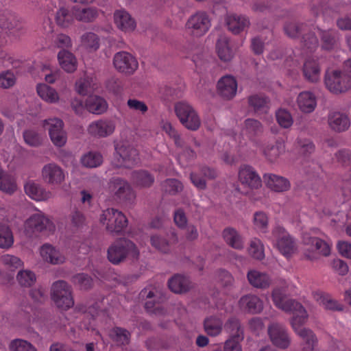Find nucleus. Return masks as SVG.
Masks as SVG:
<instances>
[{"mask_svg":"<svg viewBox=\"0 0 351 351\" xmlns=\"http://www.w3.org/2000/svg\"><path fill=\"white\" fill-rule=\"evenodd\" d=\"M292 315L291 324L295 333L305 341L309 351H313L317 343V339L313 331L302 326L307 322L308 315L304 306L298 302L287 300V313Z\"/></svg>","mask_w":351,"mask_h":351,"instance_id":"1","label":"nucleus"},{"mask_svg":"<svg viewBox=\"0 0 351 351\" xmlns=\"http://www.w3.org/2000/svg\"><path fill=\"white\" fill-rule=\"evenodd\" d=\"M108 259L114 265H118L127 258L138 260L139 250L130 240L120 238L116 240L108 249Z\"/></svg>","mask_w":351,"mask_h":351,"instance_id":"2","label":"nucleus"},{"mask_svg":"<svg viewBox=\"0 0 351 351\" xmlns=\"http://www.w3.org/2000/svg\"><path fill=\"white\" fill-rule=\"evenodd\" d=\"M53 223L42 212L32 215L23 226V232L27 237H38L40 233L49 234L55 231Z\"/></svg>","mask_w":351,"mask_h":351,"instance_id":"3","label":"nucleus"},{"mask_svg":"<svg viewBox=\"0 0 351 351\" xmlns=\"http://www.w3.org/2000/svg\"><path fill=\"white\" fill-rule=\"evenodd\" d=\"M324 82L326 88L334 95L343 94L351 89V80L339 69H327Z\"/></svg>","mask_w":351,"mask_h":351,"instance_id":"4","label":"nucleus"},{"mask_svg":"<svg viewBox=\"0 0 351 351\" xmlns=\"http://www.w3.org/2000/svg\"><path fill=\"white\" fill-rule=\"evenodd\" d=\"M139 162L138 152L126 143L117 144L112 165L117 168H132Z\"/></svg>","mask_w":351,"mask_h":351,"instance_id":"5","label":"nucleus"},{"mask_svg":"<svg viewBox=\"0 0 351 351\" xmlns=\"http://www.w3.org/2000/svg\"><path fill=\"white\" fill-rule=\"evenodd\" d=\"M109 192L114 199L121 204H131L136 198V194L130 183L125 179L114 177L108 182Z\"/></svg>","mask_w":351,"mask_h":351,"instance_id":"6","label":"nucleus"},{"mask_svg":"<svg viewBox=\"0 0 351 351\" xmlns=\"http://www.w3.org/2000/svg\"><path fill=\"white\" fill-rule=\"evenodd\" d=\"M175 112L180 123L188 130H197L201 125L200 118L193 108L186 101H179L175 104Z\"/></svg>","mask_w":351,"mask_h":351,"instance_id":"7","label":"nucleus"},{"mask_svg":"<svg viewBox=\"0 0 351 351\" xmlns=\"http://www.w3.org/2000/svg\"><path fill=\"white\" fill-rule=\"evenodd\" d=\"M99 220L103 225L106 226L108 231L117 234L122 232L128 225V219L125 215L112 208L104 210Z\"/></svg>","mask_w":351,"mask_h":351,"instance_id":"8","label":"nucleus"},{"mask_svg":"<svg viewBox=\"0 0 351 351\" xmlns=\"http://www.w3.org/2000/svg\"><path fill=\"white\" fill-rule=\"evenodd\" d=\"M51 298L56 305L62 310H66L74 304L71 288L64 280L56 281L52 285Z\"/></svg>","mask_w":351,"mask_h":351,"instance_id":"9","label":"nucleus"},{"mask_svg":"<svg viewBox=\"0 0 351 351\" xmlns=\"http://www.w3.org/2000/svg\"><path fill=\"white\" fill-rule=\"evenodd\" d=\"M302 241L304 245L309 246V249L304 253L305 257L313 261L317 258V255L313 251H317L319 254L327 256L330 253L329 245L324 241L312 236L309 232H304L302 234Z\"/></svg>","mask_w":351,"mask_h":351,"instance_id":"10","label":"nucleus"},{"mask_svg":"<svg viewBox=\"0 0 351 351\" xmlns=\"http://www.w3.org/2000/svg\"><path fill=\"white\" fill-rule=\"evenodd\" d=\"M307 32V27L304 24L290 23L287 27V34L291 38H298L302 35L301 41L304 47L310 51L315 50L318 47V40L314 33Z\"/></svg>","mask_w":351,"mask_h":351,"instance_id":"11","label":"nucleus"},{"mask_svg":"<svg viewBox=\"0 0 351 351\" xmlns=\"http://www.w3.org/2000/svg\"><path fill=\"white\" fill-rule=\"evenodd\" d=\"M210 27V21L205 12H197L192 15L186 23V29L189 34L199 37L204 35Z\"/></svg>","mask_w":351,"mask_h":351,"instance_id":"12","label":"nucleus"},{"mask_svg":"<svg viewBox=\"0 0 351 351\" xmlns=\"http://www.w3.org/2000/svg\"><path fill=\"white\" fill-rule=\"evenodd\" d=\"M43 127L49 130V134L54 145L63 147L67 141L65 131L63 130L64 123L58 118H51L43 121Z\"/></svg>","mask_w":351,"mask_h":351,"instance_id":"13","label":"nucleus"},{"mask_svg":"<svg viewBox=\"0 0 351 351\" xmlns=\"http://www.w3.org/2000/svg\"><path fill=\"white\" fill-rule=\"evenodd\" d=\"M113 64L119 72L126 75L133 74L138 67L136 58L126 51L116 53L113 58Z\"/></svg>","mask_w":351,"mask_h":351,"instance_id":"14","label":"nucleus"},{"mask_svg":"<svg viewBox=\"0 0 351 351\" xmlns=\"http://www.w3.org/2000/svg\"><path fill=\"white\" fill-rule=\"evenodd\" d=\"M115 127V122L113 120L101 119L91 122L88 126L87 131L92 136L105 138L114 132Z\"/></svg>","mask_w":351,"mask_h":351,"instance_id":"15","label":"nucleus"},{"mask_svg":"<svg viewBox=\"0 0 351 351\" xmlns=\"http://www.w3.org/2000/svg\"><path fill=\"white\" fill-rule=\"evenodd\" d=\"M42 178L47 184L59 185L64 180L65 175L60 166L54 162H51L43 167Z\"/></svg>","mask_w":351,"mask_h":351,"instance_id":"16","label":"nucleus"},{"mask_svg":"<svg viewBox=\"0 0 351 351\" xmlns=\"http://www.w3.org/2000/svg\"><path fill=\"white\" fill-rule=\"evenodd\" d=\"M239 180L243 185L250 189H258L261 186V179L253 167L241 166L239 171Z\"/></svg>","mask_w":351,"mask_h":351,"instance_id":"17","label":"nucleus"},{"mask_svg":"<svg viewBox=\"0 0 351 351\" xmlns=\"http://www.w3.org/2000/svg\"><path fill=\"white\" fill-rule=\"evenodd\" d=\"M237 90V82L232 75H226L220 78L217 82L218 93L224 99L233 98L236 95Z\"/></svg>","mask_w":351,"mask_h":351,"instance_id":"18","label":"nucleus"},{"mask_svg":"<svg viewBox=\"0 0 351 351\" xmlns=\"http://www.w3.org/2000/svg\"><path fill=\"white\" fill-rule=\"evenodd\" d=\"M303 75L306 81L317 83L320 80L321 68L318 60L308 58L305 60L302 68Z\"/></svg>","mask_w":351,"mask_h":351,"instance_id":"19","label":"nucleus"},{"mask_svg":"<svg viewBox=\"0 0 351 351\" xmlns=\"http://www.w3.org/2000/svg\"><path fill=\"white\" fill-rule=\"evenodd\" d=\"M328 125L330 128L337 132L347 130L350 125L348 117L340 112H332L328 114Z\"/></svg>","mask_w":351,"mask_h":351,"instance_id":"20","label":"nucleus"},{"mask_svg":"<svg viewBox=\"0 0 351 351\" xmlns=\"http://www.w3.org/2000/svg\"><path fill=\"white\" fill-rule=\"evenodd\" d=\"M40 254L45 261L53 265L63 263L65 260L64 255L49 243H45L40 247Z\"/></svg>","mask_w":351,"mask_h":351,"instance_id":"21","label":"nucleus"},{"mask_svg":"<svg viewBox=\"0 0 351 351\" xmlns=\"http://www.w3.org/2000/svg\"><path fill=\"white\" fill-rule=\"evenodd\" d=\"M298 108L304 113H311L317 106V99L314 93L311 91H302L297 97Z\"/></svg>","mask_w":351,"mask_h":351,"instance_id":"22","label":"nucleus"},{"mask_svg":"<svg viewBox=\"0 0 351 351\" xmlns=\"http://www.w3.org/2000/svg\"><path fill=\"white\" fill-rule=\"evenodd\" d=\"M199 175L195 172L191 173V180L192 183L199 189H204L206 186V180L214 179L217 176V171L208 167H202L199 169Z\"/></svg>","mask_w":351,"mask_h":351,"instance_id":"23","label":"nucleus"},{"mask_svg":"<svg viewBox=\"0 0 351 351\" xmlns=\"http://www.w3.org/2000/svg\"><path fill=\"white\" fill-rule=\"evenodd\" d=\"M26 194L36 201L47 200L51 197V193L46 191L38 184L32 181L27 182L24 186Z\"/></svg>","mask_w":351,"mask_h":351,"instance_id":"24","label":"nucleus"},{"mask_svg":"<svg viewBox=\"0 0 351 351\" xmlns=\"http://www.w3.org/2000/svg\"><path fill=\"white\" fill-rule=\"evenodd\" d=\"M228 29L234 34H239L250 25L248 17L236 14H228L226 19Z\"/></svg>","mask_w":351,"mask_h":351,"instance_id":"25","label":"nucleus"},{"mask_svg":"<svg viewBox=\"0 0 351 351\" xmlns=\"http://www.w3.org/2000/svg\"><path fill=\"white\" fill-rule=\"evenodd\" d=\"M114 20L117 27L125 32L133 31L136 27L134 20L123 10H117L114 12Z\"/></svg>","mask_w":351,"mask_h":351,"instance_id":"26","label":"nucleus"},{"mask_svg":"<svg viewBox=\"0 0 351 351\" xmlns=\"http://www.w3.org/2000/svg\"><path fill=\"white\" fill-rule=\"evenodd\" d=\"M313 297L320 305H322L326 309L341 311L343 310L342 304L337 300H333L332 297L322 291H315L313 293Z\"/></svg>","mask_w":351,"mask_h":351,"instance_id":"27","label":"nucleus"},{"mask_svg":"<svg viewBox=\"0 0 351 351\" xmlns=\"http://www.w3.org/2000/svg\"><path fill=\"white\" fill-rule=\"evenodd\" d=\"M84 106L88 112L96 114L104 113L108 108L106 101L104 98L97 95L89 96L86 99Z\"/></svg>","mask_w":351,"mask_h":351,"instance_id":"28","label":"nucleus"},{"mask_svg":"<svg viewBox=\"0 0 351 351\" xmlns=\"http://www.w3.org/2000/svg\"><path fill=\"white\" fill-rule=\"evenodd\" d=\"M268 333L274 345L282 348H285V331L282 325L272 323L268 328Z\"/></svg>","mask_w":351,"mask_h":351,"instance_id":"29","label":"nucleus"},{"mask_svg":"<svg viewBox=\"0 0 351 351\" xmlns=\"http://www.w3.org/2000/svg\"><path fill=\"white\" fill-rule=\"evenodd\" d=\"M216 50L220 60L228 62L234 56L233 50L230 44V40L225 36H221L216 44Z\"/></svg>","mask_w":351,"mask_h":351,"instance_id":"30","label":"nucleus"},{"mask_svg":"<svg viewBox=\"0 0 351 351\" xmlns=\"http://www.w3.org/2000/svg\"><path fill=\"white\" fill-rule=\"evenodd\" d=\"M168 286L171 291L176 293H182L189 290L191 282L187 277L176 274L169 280Z\"/></svg>","mask_w":351,"mask_h":351,"instance_id":"31","label":"nucleus"},{"mask_svg":"<svg viewBox=\"0 0 351 351\" xmlns=\"http://www.w3.org/2000/svg\"><path fill=\"white\" fill-rule=\"evenodd\" d=\"M240 306L251 313H258L263 309V302L256 295H247L239 300Z\"/></svg>","mask_w":351,"mask_h":351,"instance_id":"32","label":"nucleus"},{"mask_svg":"<svg viewBox=\"0 0 351 351\" xmlns=\"http://www.w3.org/2000/svg\"><path fill=\"white\" fill-rule=\"evenodd\" d=\"M247 277L250 284L256 288L265 289L270 285L269 276L257 270L249 271Z\"/></svg>","mask_w":351,"mask_h":351,"instance_id":"33","label":"nucleus"},{"mask_svg":"<svg viewBox=\"0 0 351 351\" xmlns=\"http://www.w3.org/2000/svg\"><path fill=\"white\" fill-rule=\"evenodd\" d=\"M223 237L226 243L231 247L241 250L243 247V240L240 234L232 228H226L223 231Z\"/></svg>","mask_w":351,"mask_h":351,"instance_id":"34","label":"nucleus"},{"mask_svg":"<svg viewBox=\"0 0 351 351\" xmlns=\"http://www.w3.org/2000/svg\"><path fill=\"white\" fill-rule=\"evenodd\" d=\"M61 67L68 73L74 72L77 69V60L75 56L66 50H62L58 54Z\"/></svg>","mask_w":351,"mask_h":351,"instance_id":"35","label":"nucleus"},{"mask_svg":"<svg viewBox=\"0 0 351 351\" xmlns=\"http://www.w3.org/2000/svg\"><path fill=\"white\" fill-rule=\"evenodd\" d=\"M178 241V237L174 231L171 232V237L169 240L158 234H154L151 237L152 245L158 250L166 253L169 250L170 243Z\"/></svg>","mask_w":351,"mask_h":351,"instance_id":"36","label":"nucleus"},{"mask_svg":"<svg viewBox=\"0 0 351 351\" xmlns=\"http://www.w3.org/2000/svg\"><path fill=\"white\" fill-rule=\"evenodd\" d=\"M223 324V321L221 318L217 316H210L204 319V330L208 335L216 337L221 332Z\"/></svg>","mask_w":351,"mask_h":351,"instance_id":"37","label":"nucleus"},{"mask_svg":"<svg viewBox=\"0 0 351 351\" xmlns=\"http://www.w3.org/2000/svg\"><path fill=\"white\" fill-rule=\"evenodd\" d=\"M225 330L230 334V338L243 340L244 332L239 320L236 317L229 318L224 324Z\"/></svg>","mask_w":351,"mask_h":351,"instance_id":"38","label":"nucleus"},{"mask_svg":"<svg viewBox=\"0 0 351 351\" xmlns=\"http://www.w3.org/2000/svg\"><path fill=\"white\" fill-rule=\"evenodd\" d=\"M132 182L141 187H149L154 182V177L145 170L134 171L132 173Z\"/></svg>","mask_w":351,"mask_h":351,"instance_id":"39","label":"nucleus"},{"mask_svg":"<svg viewBox=\"0 0 351 351\" xmlns=\"http://www.w3.org/2000/svg\"><path fill=\"white\" fill-rule=\"evenodd\" d=\"M322 41V47L326 50H331L336 47L338 43V34L335 30L319 29Z\"/></svg>","mask_w":351,"mask_h":351,"instance_id":"40","label":"nucleus"},{"mask_svg":"<svg viewBox=\"0 0 351 351\" xmlns=\"http://www.w3.org/2000/svg\"><path fill=\"white\" fill-rule=\"evenodd\" d=\"M263 132V126L260 121L254 119H247L245 121V127L242 131V135L247 136L249 139L253 141L254 137Z\"/></svg>","mask_w":351,"mask_h":351,"instance_id":"41","label":"nucleus"},{"mask_svg":"<svg viewBox=\"0 0 351 351\" xmlns=\"http://www.w3.org/2000/svg\"><path fill=\"white\" fill-rule=\"evenodd\" d=\"M110 336L112 339L119 346H127L130 342V332L121 327H114L111 330Z\"/></svg>","mask_w":351,"mask_h":351,"instance_id":"42","label":"nucleus"},{"mask_svg":"<svg viewBox=\"0 0 351 351\" xmlns=\"http://www.w3.org/2000/svg\"><path fill=\"white\" fill-rule=\"evenodd\" d=\"M271 241L274 247L285 256V231L283 227L276 226L272 232Z\"/></svg>","mask_w":351,"mask_h":351,"instance_id":"43","label":"nucleus"},{"mask_svg":"<svg viewBox=\"0 0 351 351\" xmlns=\"http://www.w3.org/2000/svg\"><path fill=\"white\" fill-rule=\"evenodd\" d=\"M249 105L256 113H267L269 110V99L262 95H254L248 99Z\"/></svg>","mask_w":351,"mask_h":351,"instance_id":"44","label":"nucleus"},{"mask_svg":"<svg viewBox=\"0 0 351 351\" xmlns=\"http://www.w3.org/2000/svg\"><path fill=\"white\" fill-rule=\"evenodd\" d=\"M263 179L267 186L272 191L282 192L285 188V180L282 176L275 174H265Z\"/></svg>","mask_w":351,"mask_h":351,"instance_id":"45","label":"nucleus"},{"mask_svg":"<svg viewBox=\"0 0 351 351\" xmlns=\"http://www.w3.org/2000/svg\"><path fill=\"white\" fill-rule=\"evenodd\" d=\"M17 189L14 178L0 170V190L8 194L14 193Z\"/></svg>","mask_w":351,"mask_h":351,"instance_id":"46","label":"nucleus"},{"mask_svg":"<svg viewBox=\"0 0 351 351\" xmlns=\"http://www.w3.org/2000/svg\"><path fill=\"white\" fill-rule=\"evenodd\" d=\"M38 95L45 101L49 103H56L59 99V96L55 89L45 84L37 86Z\"/></svg>","mask_w":351,"mask_h":351,"instance_id":"47","label":"nucleus"},{"mask_svg":"<svg viewBox=\"0 0 351 351\" xmlns=\"http://www.w3.org/2000/svg\"><path fill=\"white\" fill-rule=\"evenodd\" d=\"M74 16L77 21L88 23L95 19L98 12L97 10L93 8H74Z\"/></svg>","mask_w":351,"mask_h":351,"instance_id":"48","label":"nucleus"},{"mask_svg":"<svg viewBox=\"0 0 351 351\" xmlns=\"http://www.w3.org/2000/svg\"><path fill=\"white\" fill-rule=\"evenodd\" d=\"M82 46L89 51H95L99 47V38L93 32L84 34L81 37Z\"/></svg>","mask_w":351,"mask_h":351,"instance_id":"49","label":"nucleus"},{"mask_svg":"<svg viewBox=\"0 0 351 351\" xmlns=\"http://www.w3.org/2000/svg\"><path fill=\"white\" fill-rule=\"evenodd\" d=\"M103 157L97 152H89L84 154L81 158L82 164L88 168H95L101 165Z\"/></svg>","mask_w":351,"mask_h":351,"instance_id":"50","label":"nucleus"},{"mask_svg":"<svg viewBox=\"0 0 351 351\" xmlns=\"http://www.w3.org/2000/svg\"><path fill=\"white\" fill-rule=\"evenodd\" d=\"M74 16V12L71 13L69 10L62 8L56 12L55 19L58 25L67 27L73 23Z\"/></svg>","mask_w":351,"mask_h":351,"instance_id":"51","label":"nucleus"},{"mask_svg":"<svg viewBox=\"0 0 351 351\" xmlns=\"http://www.w3.org/2000/svg\"><path fill=\"white\" fill-rule=\"evenodd\" d=\"M14 243V237L10 228L5 224L0 223V247L10 248Z\"/></svg>","mask_w":351,"mask_h":351,"instance_id":"52","label":"nucleus"},{"mask_svg":"<svg viewBox=\"0 0 351 351\" xmlns=\"http://www.w3.org/2000/svg\"><path fill=\"white\" fill-rule=\"evenodd\" d=\"M161 187L165 193L174 195L182 191L183 184L177 179H167L162 183Z\"/></svg>","mask_w":351,"mask_h":351,"instance_id":"53","label":"nucleus"},{"mask_svg":"<svg viewBox=\"0 0 351 351\" xmlns=\"http://www.w3.org/2000/svg\"><path fill=\"white\" fill-rule=\"evenodd\" d=\"M94 85L93 78L87 76L80 78L76 82L75 90L79 95H86L95 88Z\"/></svg>","mask_w":351,"mask_h":351,"instance_id":"54","label":"nucleus"},{"mask_svg":"<svg viewBox=\"0 0 351 351\" xmlns=\"http://www.w3.org/2000/svg\"><path fill=\"white\" fill-rule=\"evenodd\" d=\"M248 252L253 258L258 260H262L265 256L263 245L261 240L256 238L251 241Z\"/></svg>","mask_w":351,"mask_h":351,"instance_id":"55","label":"nucleus"},{"mask_svg":"<svg viewBox=\"0 0 351 351\" xmlns=\"http://www.w3.org/2000/svg\"><path fill=\"white\" fill-rule=\"evenodd\" d=\"M254 225L256 230L265 232L268 228V217L263 211H258L254 214Z\"/></svg>","mask_w":351,"mask_h":351,"instance_id":"56","label":"nucleus"},{"mask_svg":"<svg viewBox=\"0 0 351 351\" xmlns=\"http://www.w3.org/2000/svg\"><path fill=\"white\" fill-rule=\"evenodd\" d=\"M70 226L75 229L82 228L85 225L86 219L84 214L77 209H74L69 215Z\"/></svg>","mask_w":351,"mask_h":351,"instance_id":"57","label":"nucleus"},{"mask_svg":"<svg viewBox=\"0 0 351 351\" xmlns=\"http://www.w3.org/2000/svg\"><path fill=\"white\" fill-rule=\"evenodd\" d=\"M36 279L35 274L29 270L21 271L17 275V280L23 287H31Z\"/></svg>","mask_w":351,"mask_h":351,"instance_id":"58","label":"nucleus"},{"mask_svg":"<svg viewBox=\"0 0 351 351\" xmlns=\"http://www.w3.org/2000/svg\"><path fill=\"white\" fill-rule=\"evenodd\" d=\"M72 282L81 289H88L93 285V279L88 274H77L73 276Z\"/></svg>","mask_w":351,"mask_h":351,"instance_id":"59","label":"nucleus"},{"mask_svg":"<svg viewBox=\"0 0 351 351\" xmlns=\"http://www.w3.org/2000/svg\"><path fill=\"white\" fill-rule=\"evenodd\" d=\"M10 351H36V348L28 341L16 339L10 342Z\"/></svg>","mask_w":351,"mask_h":351,"instance_id":"60","label":"nucleus"},{"mask_svg":"<svg viewBox=\"0 0 351 351\" xmlns=\"http://www.w3.org/2000/svg\"><path fill=\"white\" fill-rule=\"evenodd\" d=\"M162 130L165 133L174 141V143L177 147H182L183 141L178 132V131L169 122L162 124Z\"/></svg>","mask_w":351,"mask_h":351,"instance_id":"61","label":"nucleus"},{"mask_svg":"<svg viewBox=\"0 0 351 351\" xmlns=\"http://www.w3.org/2000/svg\"><path fill=\"white\" fill-rule=\"evenodd\" d=\"M23 138L25 143L32 147L39 146L43 141L42 136L32 130H26L23 133Z\"/></svg>","mask_w":351,"mask_h":351,"instance_id":"62","label":"nucleus"},{"mask_svg":"<svg viewBox=\"0 0 351 351\" xmlns=\"http://www.w3.org/2000/svg\"><path fill=\"white\" fill-rule=\"evenodd\" d=\"M272 300L276 307L285 310V289L283 287L275 288L272 292Z\"/></svg>","mask_w":351,"mask_h":351,"instance_id":"63","label":"nucleus"},{"mask_svg":"<svg viewBox=\"0 0 351 351\" xmlns=\"http://www.w3.org/2000/svg\"><path fill=\"white\" fill-rule=\"evenodd\" d=\"M1 261L12 270L19 268L23 265V261L19 257L8 254L3 255L1 257Z\"/></svg>","mask_w":351,"mask_h":351,"instance_id":"64","label":"nucleus"}]
</instances>
